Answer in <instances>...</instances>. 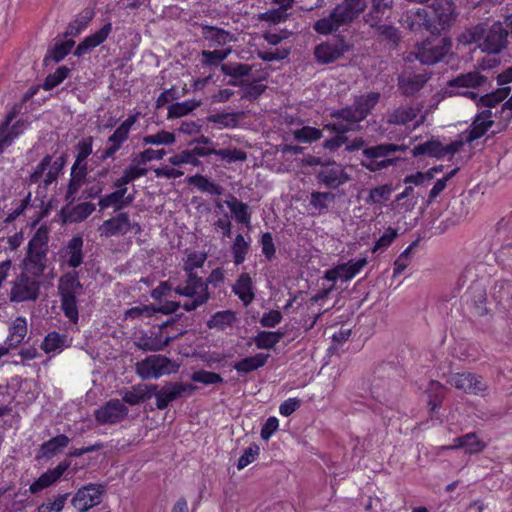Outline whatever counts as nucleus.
<instances>
[{"mask_svg": "<svg viewBox=\"0 0 512 512\" xmlns=\"http://www.w3.org/2000/svg\"><path fill=\"white\" fill-rule=\"evenodd\" d=\"M236 320V314L232 310L218 311L207 321V327L209 329L224 331L226 328L231 327Z\"/></svg>", "mask_w": 512, "mask_h": 512, "instance_id": "e433bc0d", "label": "nucleus"}, {"mask_svg": "<svg viewBox=\"0 0 512 512\" xmlns=\"http://www.w3.org/2000/svg\"><path fill=\"white\" fill-rule=\"evenodd\" d=\"M156 389V384H138L125 391L122 400L129 405H137L150 399L153 393H156Z\"/></svg>", "mask_w": 512, "mask_h": 512, "instance_id": "a878e982", "label": "nucleus"}, {"mask_svg": "<svg viewBox=\"0 0 512 512\" xmlns=\"http://www.w3.org/2000/svg\"><path fill=\"white\" fill-rule=\"evenodd\" d=\"M316 179L319 183L323 184L329 189H337L341 185L350 180L349 175L345 172L342 165L337 164L335 161H326V164L321 168L317 174Z\"/></svg>", "mask_w": 512, "mask_h": 512, "instance_id": "ddd939ff", "label": "nucleus"}, {"mask_svg": "<svg viewBox=\"0 0 512 512\" xmlns=\"http://www.w3.org/2000/svg\"><path fill=\"white\" fill-rule=\"evenodd\" d=\"M231 51L232 49L230 47L223 50H203L201 52V62L204 66H216L220 62L224 61L229 56Z\"/></svg>", "mask_w": 512, "mask_h": 512, "instance_id": "052dcab7", "label": "nucleus"}, {"mask_svg": "<svg viewBox=\"0 0 512 512\" xmlns=\"http://www.w3.org/2000/svg\"><path fill=\"white\" fill-rule=\"evenodd\" d=\"M457 94L468 97L472 100L476 101V106L478 108L486 107V108H494L499 103L503 101V99L499 96V94L494 90L490 93H486L485 95L479 97L478 93L473 91H458Z\"/></svg>", "mask_w": 512, "mask_h": 512, "instance_id": "ea45409f", "label": "nucleus"}, {"mask_svg": "<svg viewBox=\"0 0 512 512\" xmlns=\"http://www.w3.org/2000/svg\"><path fill=\"white\" fill-rule=\"evenodd\" d=\"M105 486L101 484H89L77 491L71 503L79 512H86L102 501Z\"/></svg>", "mask_w": 512, "mask_h": 512, "instance_id": "f8f14e48", "label": "nucleus"}, {"mask_svg": "<svg viewBox=\"0 0 512 512\" xmlns=\"http://www.w3.org/2000/svg\"><path fill=\"white\" fill-rule=\"evenodd\" d=\"M406 147L394 143H383L363 149L362 154L368 159L391 158L398 151H405Z\"/></svg>", "mask_w": 512, "mask_h": 512, "instance_id": "7c9ffc66", "label": "nucleus"}, {"mask_svg": "<svg viewBox=\"0 0 512 512\" xmlns=\"http://www.w3.org/2000/svg\"><path fill=\"white\" fill-rule=\"evenodd\" d=\"M100 236L112 237L125 235L129 232V215L121 212L116 216L105 220L98 228Z\"/></svg>", "mask_w": 512, "mask_h": 512, "instance_id": "4be33fe9", "label": "nucleus"}, {"mask_svg": "<svg viewBox=\"0 0 512 512\" xmlns=\"http://www.w3.org/2000/svg\"><path fill=\"white\" fill-rule=\"evenodd\" d=\"M74 44V40L59 41L55 43V45L48 50L47 55L44 57V65H48V62L51 60L56 63L63 60L70 53Z\"/></svg>", "mask_w": 512, "mask_h": 512, "instance_id": "37998d69", "label": "nucleus"}, {"mask_svg": "<svg viewBox=\"0 0 512 512\" xmlns=\"http://www.w3.org/2000/svg\"><path fill=\"white\" fill-rule=\"evenodd\" d=\"M491 296L504 310H512V282L496 281L491 288Z\"/></svg>", "mask_w": 512, "mask_h": 512, "instance_id": "bb28decb", "label": "nucleus"}, {"mask_svg": "<svg viewBox=\"0 0 512 512\" xmlns=\"http://www.w3.org/2000/svg\"><path fill=\"white\" fill-rule=\"evenodd\" d=\"M399 22L403 28L411 32H428V25L430 23L428 10L425 8L407 10L401 15Z\"/></svg>", "mask_w": 512, "mask_h": 512, "instance_id": "f3484780", "label": "nucleus"}, {"mask_svg": "<svg viewBox=\"0 0 512 512\" xmlns=\"http://www.w3.org/2000/svg\"><path fill=\"white\" fill-rule=\"evenodd\" d=\"M202 105V100H186L183 102H176L168 106V119L180 118L190 114L192 111Z\"/></svg>", "mask_w": 512, "mask_h": 512, "instance_id": "79ce46f5", "label": "nucleus"}, {"mask_svg": "<svg viewBox=\"0 0 512 512\" xmlns=\"http://www.w3.org/2000/svg\"><path fill=\"white\" fill-rule=\"evenodd\" d=\"M202 36L211 42V47L214 45L224 46L234 41V36L229 31L209 25L202 26Z\"/></svg>", "mask_w": 512, "mask_h": 512, "instance_id": "2f4dec72", "label": "nucleus"}, {"mask_svg": "<svg viewBox=\"0 0 512 512\" xmlns=\"http://www.w3.org/2000/svg\"><path fill=\"white\" fill-rule=\"evenodd\" d=\"M83 245L82 236L77 235L72 237L65 246L64 257H66V263L70 268L76 269L83 263Z\"/></svg>", "mask_w": 512, "mask_h": 512, "instance_id": "393cba45", "label": "nucleus"}, {"mask_svg": "<svg viewBox=\"0 0 512 512\" xmlns=\"http://www.w3.org/2000/svg\"><path fill=\"white\" fill-rule=\"evenodd\" d=\"M37 277H31L27 273H20L12 282L9 295L11 302L35 301L39 296L40 283Z\"/></svg>", "mask_w": 512, "mask_h": 512, "instance_id": "6e6552de", "label": "nucleus"}, {"mask_svg": "<svg viewBox=\"0 0 512 512\" xmlns=\"http://www.w3.org/2000/svg\"><path fill=\"white\" fill-rule=\"evenodd\" d=\"M442 143L438 140H428L424 143L414 146L412 155L414 157L427 155L430 157L442 158Z\"/></svg>", "mask_w": 512, "mask_h": 512, "instance_id": "09e8293b", "label": "nucleus"}, {"mask_svg": "<svg viewBox=\"0 0 512 512\" xmlns=\"http://www.w3.org/2000/svg\"><path fill=\"white\" fill-rule=\"evenodd\" d=\"M249 247V243L244 239L242 234L236 235L235 240L231 246V252L233 254L234 263L236 265H240L245 261Z\"/></svg>", "mask_w": 512, "mask_h": 512, "instance_id": "4d7b16f0", "label": "nucleus"}, {"mask_svg": "<svg viewBox=\"0 0 512 512\" xmlns=\"http://www.w3.org/2000/svg\"><path fill=\"white\" fill-rule=\"evenodd\" d=\"M94 11L92 9H84L76 19L71 22L66 31L65 36L75 37L80 34V32L88 25V23L93 19Z\"/></svg>", "mask_w": 512, "mask_h": 512, "instance_id": "de8ad7c7", "label": "nucleus"}, {"mask_svg": "<svg viewBox=\"0 0 512 512\" xmlns=\"http://www.w3.org/2000/svg\"><path fill=\"white\" fill-rule=\"evenodd\" d=\"M136 165L137 164L133 163L129 167H127L123 171V175L114 182L113 186L116 188H126L125 186L131 181L138 179L142 176H145L147 173V169L138 168Z\"/></svg>", "mask_w": 512, "mask_h": 512, "instance_id": "6e6d98bb", "label": "nucleus"}, {"mask_svg": "<svg viewBox=\"0 0 512 512\" xmlns=\"http://www.w3.org/2000/svg\"><path fill=\"white\" fill-rule=\"evenodd\" d=\"M127 188H117L116 191L100 197L98 205L100 210H105L109 207H114L116 211L122 209V198H124Z\"/></svg>", "mask_w": 512, "mask_h": 512, "instance_id": "5fc2aeb1", "label": "nucleus"}, {"mask_svg": "<svg viewBox=\"0 0 512 512\" xmlns=\"http://www.w3.org/2000/svg\"><path fill=\"white\" fill-rule=\"evenodd\" d=\"M195 389L196 387L189 383H166L160 390L157 388L156 393H153L156 397V407L159 410H164L171 402L181 398L185 393L191 394Z\"/></svg>", "mask_w": 512, "mask_h": 512, "instance_id": "9b49d317", "label": "nucleus"}, {"mask_svg": "<svg viewBox=\"0 0 512 512\" xmlns=\"http://www.w3.org/2000/svg\"><path fill=\"white\" fill-rule=\"evenodd\" d=\"M221 71L231 78H241L251 74L252 66L245 63H227L221 65Z\"/></svg>", "mask_w": 512, "mask_h": 512, "instance_id": "bf43d9fd", "label": "nucleus"}, {"mask_svg": "<svg viewBox=\"0 0 512 512\" xmlns=\"http://www.w3.org/2000/svg\"><path fill=\"white\" fill-rule=\"evenodd\" d=\"M269 357V354L258 353L254 356L246 357L236 362L233 365V368L238 373L247 374L263 367L267 363Z\"/></svg>", "mask_w": 512, "mask_h": 512, "instance_id": "72a5a7b5", "label": "nucleus"}, {"mask_svg": "<svg viewBox=\"0 0 512 512\" xmlns=\"http://www.w3.org/2000/svg\"><path fill=\"white\" fill-rule=\"evenodd\" d=\"M370 7L368 12L364 15V22L370 27H375L382 23L386 16L394 8V0H369Z\"/></svg>", "mask_w": 512, "mask_h": 512, "instance_id": "aec40b11", "label": "nucleus"}, {"mask_svg": "<svg viewBox=\"0 0 512 512\" xmlns=\"http://www.w3.org/2000/svg\"><path fill=\"white\" fill-rule=\"evenodd\" d=\"M367 8L366 0H342L328 16L317 20L313 29L322 35L336 32L341 26L352 23Z\"/></svg>", "mask_w": 512, "mask_h": 512, "instance_id": "f257e3e1", "label": "nucleus"}, {"mask_svg": "<svg viewBox=\"0 0 512 512\" xmlns=\"http://www.w3.org/2000/svg\"><path fill=\"white\" fill-rule=\"evenodd\" d=\"M447 383L466 394L482 397L488 394L487 382L482 376L475 373H452L449 375Z\"/></svg>", "mask_w": 512, "mask_h": 512, "instance_id": "0eeeda50", "label": "nucleus"}, {"mask_svg": "<svg viewBox=\"0 0 512 512\" xmlns=\"http://www.w3.org/2000/svg\"><path fill=\"white\" fill-rule=\"evenodd\" d=\"M232 291L243 302L244 306H248L255 298L252 291V279L248 273H242L234 284Z\"/></svg>", "mask_w": 512, "mask_h": 512, "instance_id": "c756f323", "label": "nucleus"}, {"mask_svg": "<svg viewBox=\"0 0 512 512\" xmlns=\"http://www.w3.org/2000/svg\"><path fill=\"white\" fill-rule=\"evenodd\" d=\"M419 112V108L402 105L387 114V123L391 125H405L413 121Z\"/></svg>", "mask_w": 512, "mask_h": 512, "instance_id": "473e14b6", "label": "nucleus"}, {"mask_svg": "<svg viewBox=\"0 0 512 512\" xmlns=\"http://www.w3.org/2000/svg\"><path fill=\"white\" fill-rule=\"evenodd\" d=\"M244 115L243 112H222L211 114L207 117V121L215 123L223 128H235L239 124L240 118Z\"/></svg>", "mask_w": 512, "mask_h": 512, "instance_id": "c03bdc74", "label": "nucleus"}, {"mask_svg": "<svg viewBox=\"0 0 512 512\" xmlns=\"http://www.w3.org/2000/svg\"><path fill=\"white\" fill-rule=\"evenodd\" d=\"M350 49L351 46L344 38H338L316 45L314 48V57L318 64L326 65L335 62L350 51Z\"/></svg>", "mask_w": 512, "mask_h": 512, "instance_id": "1a4fd4ad", "label": "nucleus"}, {"mask_svg": "<svg viewBox=\"0 0 512 512\" xmlns=\"http://www.w3.org/2000/svg\"><path fill=\"white\" fill-rule=\"evenodd\" d=\"M136 121L137 115H129L128 118L124 120L108 138L107 143H116L117 145L122 146V144L128 139L129 132Z\"/></svg>", "mask_w": 512, "mask_h": 512, "instance_id": "603ef678", "label": "nucleus"}, {"mask_svg": "<svg viewBox=\"0 0 512 512\" xmlns=\"http://www.w3.org/2000/svg\"><path fill=\"white\" fill-rule=\"evenodd\" d=\"M58 294L61 301V309L73 324L79 320L77 297L83 294V285L79 280V273L75 270L63 274L58 282Z\"/></svg>", "mask_w": 512, "mask_h": 512, "instance_id": "f03ea898", "label": "nucleus"}, {"mask_svg": "<svg viewBox=\"0 0 512 512\" xmlns=\"http://www.w3.org/2000/svg\"><path fill=\"white\" fill-rule=\"evenodd\" d=\"M431 78V72L410 73L399 76L398 88L405 96H411L420 91Z\"/></svg>", "mask_w": 512, "mask_h": 512, "instance_id": "6ab92c4d", "label": "nucleus"}, {"mask_svg": "<svg viewBox=\"0 0 512 512\" xmlns=\"http://www.w3.org/2000/svg\"><path fill=\"white\" fill-rule=\"evenodd\" d=\"M176 141L175 134L165 130H161L156 134L146 135L143 143L146 145H171Z\"/></svg>", "mask_w": 512, "mask_h": 512, "instance_id": "e2e57ef3", "label": "nucleus"}, {"mask_svg": "<svg viewBox=\"0 0 512 512\" xmlns=\"http://www.w3.org/2000/svg\"><path fill=\"white\" fill-rule=\"evenodd\" d=\"M322 130L311 126H304L294 131V137L300 142L312 143L322 138Z\"/></svg>", "mask_w": 512, "mask_h": 512, "instance_id": "0e129e2a", "label": "nucleus"}, {"mask_svg": "<svg viewBox=\"0 0 512 512\" xmlns=\"http://www.w3.org/2000/svg\"><path fill=\"white\" fill-rule=\"evenodd\" d=\"M137 375L143 379H157L173 372L172 361L164 355H150L135 365Z\"/></svg>", "mask_w": 512, "mask_h": 512, "instance_id": "423d86ee", "label": "nucleus"}, {"mask_svg": "<svg viewBox=\"0 0 512 512\" xmlns=\"http://www.w3.org/2000/svg\"><path fill=\"white\" fill-rule=\"evenodd\" d=\"M374 28L378 39L384 42L389 49H395L401 42L402 35L397 27L380 23Z\"/></svg>", "mask_w": 512, "mask_h": 512, "instance_id": "c85d7f7f", "label": "nucleus"}, {"mask_svg": "<svg viewBox=\"0 0 512 512\" xmlns=\"http://www.w3.org/2000/svg\"><path fill=\"white\" fill-rule=\"evenodd\" d=\"M236 221L241 224H250L251 215L247 204L239 201L234 195L229 194L225 201Z\"/></svg>", "mask_w": 512, "mask_h": 512, "instance_id": "4c0bfd02", "label": "nucleus"}, {"mask_svg": "<svg viewBox=\"0 0 512 512\" xmlns=\"http://www.w3.org/2000/svg\"><path fill=\"white\" fill-rule=\"evenodd\" d=\"M488 81V78L478 71H471L467 73H461L453 79L447 82V86L450 88L476 89L483 86Z\"/></svg>", "mask_w": 512, "mask_h": 512, "instance_id": "b1692460", "label": "nucleus"}, {"mask_svg": "<svg viewBox=\"0 0 512 512\" xmlns=\"http://www.w3.org/2000/svg\"><path fill=\"white\" fill-rule=\"evenodd\" d=\"M71 73L70 68L67 66H60L52 74H49L43 84L42 88L46 91L54 89L56 86L61 84Z\"/></svg>", "mask_w": 512, "mask_h": 512, "instance_id": "13d9d810", "label": "nucleus"}, {"mask_svg": "<svg viewBox=\"0 0 512 512\" xmlns=\"http://www.w3.org/2000/svg\"><path fill=\"white\" fill-rule=\"evenodd\" d=\"M48 233L45 229L39 228L28 243L27 253L47 255Z\"/></svg>", "mask_w": 512, "mask_h": 512, "instance_id": "8fccbe9b", "label": "nucleus"}, {"mask_svg": "<svg viewBox=\"0 0 512 512\" xmlns=\"http://www.w3.org/2000/svg\"><path fill=\"white\" fill-rule=\"evenodd\" d=\"M27 333V325L24 318L18 317L13 326L10 328V334L6 339V346L8 351L12 348H16L23 340Z\"/></svg>", "mask_w": 512, "mask_h": 512, "instance_id": "a19ab883", "label": "nucleus"}, {"mask_svg": "<svg viewBox=\"0 0 512 512\" xmlns=\"http://www.w3.org/2000/svg\"><path fill=\"white\" fill-rule=\"evenodd\" d=\"M394 188L392 184H384L378 187H375L369 191V195L366 199L367 203L377 204L381 201H388L393 192Z\"/></svg>", "mask_w": 512, "mask_h": 512, "instance_id": "680f3d73", "label": "nucleus"}, {"mask_svg": "<svg viewBox=\"0 0 512 512\" xmlns=\"http://www.w3.org/2000/svg\"><path fill=\"white\" fill-rule=\"evenodd\" d=\"M95 211V205L83 202L73 206L67 213L62 211L64 222L79 223L87 219Z\"/></svg>", "mask_w": 512, "mask_h": 512, "instance_id": "f704fd0d", "label": "nucleus"}, {"mask_svg": "<svg viewBox=\"0 0 512 512\" xmlns=\"http://www.w3.org/2000/svg\"><path fill=\"white\" fill-rule=\"evenodd\" d=\"M366 264V258H360L356 261L350 260L347 263H342L332 269L326 270L323 278L333 282V284H335L338 279L348 281L358 274Z\"/></svg>", "mask_w": 512, "mask_h": 512, "instance_id": "dca6fc26", "label": "nucleus"}, {"mask_svg": "<svg viewBox=\"0 0 512 512\" xmlns=\"http://www.w3.org/2000/svg\"><path fill=\"white\" fill-rule=\"evenodd\" d=\"M335 200V194L331 192H319L313 191L310 194L309 205L318 212V214H322L328 211L330 203H333Z\"/></svg>", "mask_w": 512, "mask_h": 512, "instance_id": "49530a36", "label": "nucleus"}, {"mask_svg": "<svg viewBox=\"0 0 512 512\" xmlns=\"http://www.w3.org/2000/svg\"><path fill=\"white\" fill-rule=\"evenodd\" d=\"M379 99V92H369L367 94L357 96L351 105L333 110L330 113V116L339 121L350 122L358 125L371 114L373 108L379 102Z\"/></svg>", "mask_w": 512, "mask_h": 512, "instance_id": "7ed1b4c3", "label": "nucleus"}, {"mask_svg": "<svg viewBox=\"0 0 512 512\" xmlns=\"http://www.w3.org/2000/svg\"><path fill=\"white\" fill-rule=\"evenodd\" d=\"M497 262L512 271V241L504 243L496 253Z\"/></svg>", "mask_w": 512, "mask_h": 512, "instance_id": "774afa93", "label": "nucleus"}, {"mask_svg": "<svg viewBox=\"0 0 512 512\" xmlns=\"http://www.w3.org/2000/svg\"><path fill=\"white\" fill-rule=\"evenodd\" d=\"M509 27L510 29L507 30L503 27L502 23L495 22L486 32L483 41L479 44L481 50L494 55L500 53L506 48L509 33L512 35V21Z\"/></svg>", "mask_w": 512, "mask_h": 512, "instance_id": "9d476101", "label": "nucleus"}, {"mask_svg": "<svg viewBox=\"0 0 512 512\" xmlns=\"http://www.w3.org/2000/svg\"><path fill=\"white\" fill-rule=\"evenodd\" d=\"M128 412V408L119 399H111L95 410L94 416L99 424H116L123 421Z\"/></svg>", "mask_w": 512, "mask_h": 512, "instance_id": "4468645a", "label": "nucleus"}, {"mask_svg": "<svg viewBox=\"0 0 512 512\" xmlns=\"http://www.w3.org/2000/svg\"><path fill=\"white\" fill-rule=\"evenodd\" d=\"M71 462L67 459L61 461L54 469H49L29 486V492L36 494L45 488L55 484L70 467Z\"/></svg>", "mask_w": 512, "mask_h": 512, "instance_id": "a211bd4d", "label": "nucleus"}, {"mask_svg": "<svg viewBox=\"0 0 512 512\" xmlns=\"http://www.w3.org/2000/svg\"><path fill=\"white\" fill-rule=\"evenodd\" d=\"M69 443L70 439L68 436H66L65 434L57 435L41 444L36 458L51 459L57 453L61 452L64 448H66L69 445Z\"/></svg>", "mask_w": 512, "mask_h": 512, "instance_id": "cd10ccee", "label": "nucleus"}, {"mask_svg": "<svg viewBox=\"0 0 512 512\" xmlns=\"http://www.w3.org/2000/svg\"><path fill=\"white\" fill-rule=\"evenodd\" d=\"M185 333L184 330L179 332L175 336H167L164 339L162 338V332L159 329L158 333L155 334L154 337H148L146 335L141 336L137 341L134 342V345L144 352H157L164 350L172 341L179 338Z\"/></svg>", "mask_w": 512, "mask_h": 512, "instance_id": "412c9836", "label": "nucleus"}, {"mask_svg": "<svg viewBox=\"0 0 512 512\" xmlns=\"http://www.w3.org/2000/svg\"><path fill=\"white\" fill-rule=\"evenodd\" d=\"M67 336L62 335L56 331L49 332L42 344L41 349L44 350L45 353H51L55 351H60L63 347L66 346Z\"/></svg>", "mask_w": 512, "mask_h": 512, "instance_id": "864d4df0", "label": "nucleus"}, {"mask_svg": "<svg viewBox=\"0 0 512 512\" xmlns=\"http://www.w3.org/2000/svg\"><path fill=\"white\" fill-rule=\"evenodd\" d=\"M112 31V24L106 23L100 30L94 34L87 36L81 41L74 51V55L81 57L89 53L92 49L102 44Z\"/></svg>", "mask_w": 512, "mask_h": 512, "instance_id": "5701e85b", "label": "nucleus"}, {"mask_svg": "<svg viewBox=\"0 0 512 512\" xmlns=\"http://www.w3.org/2000/svg\"><path fill=\"white\" fill-rule=\"evenodd\" d=\"M454 443L452 448H462L468 454L481 452L486 447V444L478 439L475 433H467L457 437L454 439Z\"/></svg>", "mask_w": 512, "mask_h": 512, "instance_id": "c9c22d12", "label": "nucleus"}, {"mask_svg": "<svg viewBox=\"0 0 512 512\" xmlns=\"http://www.w3.org/2000/svg\"><path fill=\"white\" fill-rule=\"evenodd\" d=\"M206 258L207 256L205 253L193 252L188 254L183 266L184 272L186 274H197L195 269L202 267L206 261Z\"/></svg>", "mask_w": 512, "mask_h": 512, "instance_id": "338daca9", "label": "nucleus"}, {"mask_svg": "<svg viewBox=\"0 0 512 512\" xmlns=\"http://www.w3.org/2000/svg\"><path fill=\"white\" fill-rule=\"evenodd\" d=\"M451 48L452 41L448 37L427 39L417 47L416 57L424 65H433L443 60Z\"/></svg>", "mask_w": 512, "mask_h": 512, "instance_id": "39448f33", "label": "nucleus"}, {"mask_svg": "<svg viewBox=\"0 0 512 512\" xmlns=\"http://www.w3.org/2000/svg\"><path fill=\"white\" fill-rule=\"evenodd\" d=\"M69 497V493L58 494L53 500L48 498L38 507V512H60Z\"/></svg>", "mask_w": 512, "mask_h": 512, "instance_id": "69168bd1", "label": "nucleus"}, {"mask_svg": "<svg viewBox=\"0 0 512 512\" xmlns=\"http://www.w3.org/2000/svg\"><path fill=\"white\" fill-rule=\"evenodd\" d=\"M494 125V121H480L479 119L473 118L470 127L461 133V136L465 138V142L470 144L475 140L480 139L486 134V132Z\"/></svg>", "mask_w": 512, "mask_h": 512, "instance_id": "58836bf2", "label": "nucleus"}, {"mask_svg": "<svg viewBox=\"0 0 512 512\" xmlns=\"http://www.w3.org/2000/svg\"><path fill=\"white\" fill-rule=\"evenodd\" d=\"M26 270L34 277H41L47 267V255L27 253L25 257Z\"/></svg>", "mask_w": 512, "mask_h": 512, "instance_id": "a18cd8bd", "label": "nucleus"}, {"mask_svg": "<svg viewBox=\"0 0 512 512\" xmlns=\"http://www.w3.org/2000/svg\"><path fill=\"white\" fill-rule=\"evenodd\" d=\"M429 8L428 32L436 36L448 32L458 17L455 3L452 0H433Z\"/></svg>", "mask_w": 512, "mask_h": 512, "instance_id": "20e7f679", "label": "nucleus"}, {"mask_svg": "<svg viewBox=\"0 0 512 512\" xmlns=\"http://www.w3.org/2000/svg\"><path fill=\"white\" fill-rule=\"evenodd\" d=\"M174 292L177 295L198 298L205 297V300L210 299V293L208 290V283L198 274H186V279L182 284L177 285L174 288Z\"/></svg>", "mask_w": 512, "mask_h": 512, "instance_id": "2eb2a0df", "label": "nucleus"}, {"mask_svg": "<svg viewBox=\"0 0 512 512\" xmlns=\"http://www.w3.org/2000/svg\"><path fill=\"white\" fill-rule=\"evenodd\" d=\"M188 182L189 184L197 187L199 190L210 193L212 195H221L224 191V188L221 185L210 181L207 177L201 174L189 177Z\"/></svg>", "mask_w": 512, "mask_h": 512, "instance_id": "3c124183", "label": "nucleus"}]
</instances>
